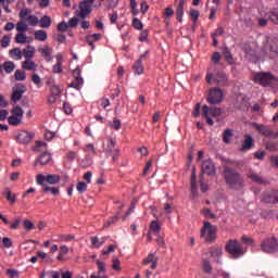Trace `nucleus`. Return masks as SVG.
<instances>
[{"instance_id":"51","label":"nucleus","mask_w":278,"mask_h":278,"mask_svg":"<svg viewBox=\"0 0 278 278\" xmlns=\"http://www.w3.org/2000/svg\"><path fill=\"white\" fill-rule=\"evenodd\" d=\"M4 198H7V200L11 203V204H13L14 202H15V195L12 193V191L11 190H9V189H7L5 191H4Z\"/></svg>"},{"instance_id":"1","label":"nucleus","mask_w":278,"mask_h":278,"mask_svg":"<svg viewBox=\"0 0 278 278\" xmlns=\"http://www.w3.org/2000/svg\"><path fill=\"white\" fill-rule=\"evenodd\" d=\"M224 181L232 190H242L244 188L243 176L230 166L224 167Z\"/></svg>"},{"instance_id":"21","label":"nucleus","mask_w":278,"mask_h":278,"mask_svg":"<svg viewBox=\"0 0 278 278\" xmlns=\"http://www.w3.org/2000/svg\"><path fill=\"white\" fill-rule=\"evenodd\" d=\"M245 176H247L248 179H250L254 184H257V185H264L265 184L264 178L254 170H248Z\"/></svg>"},{"instance_id":"47","label":"nucleus","mask_w":278,"mask_h":278,"mask_svg":"<svg viewBox=\"0 0 278 278\" xmlns=\"http://www.w3.org/2000/svg\"><path fill=\"white\" fill-rule=\"evenodd\" d=\"M87 188L88 186L85 181H79L76 186V189L80 194L85 193L87 191Z\"/></svg>"},{"instance_id":"23","label":"nucleus","mask_w":278,"mask_h":278,"mask_svg":"<svg viewBox=\"0 0 278 278\" xmlns=\"http://www.w3.org/2000/svg\"><path fill=\"white\" fill-rule=\"evenodd\" d=\"M35 153H45L48 151V143L43 141L36 140L35 146L31 148Z\"/></svg>"},{"instance_id":"25","label":"nucleus","mask_w":278,"mask_h":278,"mask_svg":"<svg viewBox=\"0 0 278 278\" xmlns=\"http://www.w3.org/2000/svg\"><path fill=\"white\" fill-rule=\"evenodd\" d=\"M34 38L39 42H46L48 40V33L43 29H38L34 33Z\"/></svg>"},{"instance_id":"60","label":"nucleus","mask_w":278,"mask_h":278,"mask_svg":"<svg viewBox=\"0 0 278 278\" xmlns=\"http://www.w3.org/2000/svg\"><path fill=\"white\" fill-rule=\"evenodd\" d=\"M99 103H100V105H101L104 110H105L108 106L111 105V102H110L109 98H101V99L99 100Z\"/></svg>"},{"instance_id":"40","label":"nucleus","mask_w":278,"mask_h":278,"mask_svg":"<svg viewBox=\"0 0 278 278\" xmlns=\"http://www.w3.org/2000/svg\"><path fill=\"white\" fill-rule=\"evenodd\" d=\"M23 118L21 117H17V116H14V115H11L9 118H8V123L9 125H12V126H17L22 123Z\"/></svg>"},{"instance_id":"49","label":"nucleus","mask_w":278,"mask_h":278,"mask_svg":"<svg viewBox=\"0 0 278 278\" xmlns=\"http://www.w3.org/2000/svg\"><path fill=\"white\" fill-rule=\"evenodd\" d=\"M104 242H105L104 240L100 241L98 237H91V243L93 248L99 249L104 244Z\"/></svg>"},{"instance_id":"5","label":"nucleus","mask_w":278,"mask_h":278,"mask_svg":"<svg viewBox=\"0 0 278 278\" xmlns=\"http://www.w3.org/2000/svg\"><path fill=\"white\" fill-rule=\"evenodd\" d=\"M225 99V93L219 87H213L208 91L207 102L212 105L220 104Z\"/></svg>"},{"instance_id":"53","label":"nucleus","mask_w":278,"mask_h":278,"mask_svg":"<svg viewBox=\"0 0 278 278\" xmlns=\"http://www.w3.org/2000/svg\"><path fill=\"white\" fill-rule=\"evenodd\" d=\"M11 37L9 35H5L2 37V40H0V45L2 46V49H5L10 46Z\"/></svg>"},{"instance_id":"58","label":"nucleus","mask_w":278,"mask_h":278,"mask_svg":"<svg viewBox=\"0 0 278 278\" xmlns=\"http://www.w3.org/2000/svg\"><path fill=\"white\" fill-rule=\"evenodd\" d=\"M241 241L243 243H245L247 245H251V247H253L254 243H255L254 239L253 238H249L248 236H242L241 237Z\"/></svg>"},{"instance_id":"35","label":"nucleus","mask_w":278,"mask_h":278,"mask_svg":"<svg viewBox=\"0 0 278 278\" xmlns=\"http://www.w3.org/2000/svg\"><path fill=\"white\" fill-rule=\"evenodd\" d=\"M232 136H233V131L231 129H226L224 130L222 140H224V143H230Z\"/></svg>"},{"instance_id":"61","label":"nucleus","mask_w":278,"mask_h":278,"mask_svg":"<svg viewBox=\"0 0 278 278\" xmlns=\"http://www.w3.org/2000/svg\"><path fill=\"white\" fill-rule=\"evenodd\" d=\"M78 18H79V17H77V16L72 17V18L68 21V23H67L68 27H72V28L76 27V26L78 25V22H79Z\"/></svg>"},{"instance_id":"9","label":"nucleus","mask_w":278,"mask_h":278,"mask_svg":"<svg viewBox=\"0 0 278 278\" xmlns=\"http://www.w3.org/2000/svg\"><path fill=\"white\" fill-rule=\"evenodd\" d=\"M252 127H254L258 131V134H261L262 136H265L266 138H269V139L278 138V132L274 131L268 126H264V125L257 124V123H252Z\"/></svg>"},{"instance_id":"15","label":"nucleus","mask_w":278,"mask_h":278,"mask_svg":"<svg viewBox=\"0 0 278 278\" xmlns=\"http://www.w3.org/2000/svg\"><path fill=\"white\" fill-rule=\"evenodd\" d=\"M91 4L81 1L79 3V10L76 11V16L80 20H85L91 13Z\"/></svg>"},{"instance_id":"30","label":"nucleus","mask_w":278,"mask_h":278,"mask_svg":"<svg viewBox=\"0 0 278 278\" xmlns=\"http://www.w3.org/2000/svg\"><path fill=\"white\" fill-rule=\"evenodd\" d=\"M2 70H4L5 74H12L15 71V63L13 61H5L2 64Z\"/></svg>"},{"instance_id":"10","label":"nucleus","mask_w":278,"mask_h":278,"mask_svg":"<svg viewBox=\"0 0 278 278\" xmlns=\"http://www.w3.org/2000/svg\"><path fill=\"white\" fill-rule=\"evenodd\" d=\"M29 13H30L29 9H24L20 11L18 16L21 20L25 21L27 25L37 26L39 24V17L36 15H31Z\"/></svg>"},{"instance_id":"45","label":"nucleus","mask_w":278,"mask_h":278,"mask_svg":"<svg viewBox=\"0 0 278 278\" xmlns=\"http://www.w3.org/2000/svg\"><path fill=\"white\" fill-rule=\"evenodd\" d=\"M269 20H270L274 24L278 25V9H275V10H273L271 12H269Z\"/></svg>"},{"instance_id":"44","label":"nucleus","mask_w":278,"mask_h":278,"mask_svg":"<svg viewBox=\"0 0 278 278\" xmlns=\"http://www.w3.org/2000/svg\"><path fill=\"white\" fill-rule=\"evenodd\" d=\"M51 94L54 97H60L62 94V89L58 85H52L50 88Z\"/></svg>"},{"instance_id":"55","label":"nucleus","mask_w":278,"mask_h":278,"mask_svg":"<svg viewBox=\"0 0 278 278\" xmlns=\"http://www.w3.org/2000/svg\"><path fill=\"white\" fill-rule=\"evenodd\" d=\"M203 270L205 274H211L212 273V265L208 260L203 261Z\"/></svg>"},{"instance_id":"7","label":"nucleus","mask_w":278,"mask_h":278,"mask_svg":"<svg viewBox=\"0 0 278 278\" xmlns=\"http://www.w3.org/2000/svg\"><path fill=\"white\" fill-rule=\"evenodd\" d=\"M202 115L206 118V123L210 126H213L214 121L210 116L219 117L222 115V109H219V108H211L210 109L207 105H204L202 108Z\"/></svg>"},{"instance_id":"6","label":"nucleus","mask_w":278,"mask_h":278,"mask_svg":"<svg viewBox=\"0 0 278 278\" xmlns=\"http://www.w3.org/2000/svg\"><path fill=\"white\" fill-rule=\"evenodd\" d=\"M261 250L264 253H276L278 252V239L275 237L265 238L261 242Z\"/></svg>"},{"instance_id":"19","label":"nucleus","mask_w":278,"mask_h":278,"mask_svg":"<svg viewBox=\"0 0 278 278\" xmlns=\"http://www.w3.org/2000/svg\"><path fill=\"white\" fill-rule=\"evenodd\" d=\"M38 52L41 53V56L47 63L53 62V48L45 46L43 48H39Z\"/></svg>"},{"instance_id":"52","label":"nucleus","mask_w":278,"mask_h":278,"mask_svg":"<svg viewBox=\"0 0 278 278\" xmlns=\"http://www.w3.org/2000/svg\"><path fill=\"white\" fill-rule=\"evenodd\" d=\"M115 146H116V141L112 138L109 139L108 140V149H106L108 153H113L114 149H116Z\"/></svg>"},{"instance_id":"3","label":"nucleus","mask_w":278,"mask_h":278,"mask_svg":"<svg viewBox=\"0 0 278 278\" xmlns=\"http://www.w3.org/2000/svg\"><path fill=\"white\" fill-rule=\"evenodd\" d=\"M226 252H228L232 258H239L245 254L242 244L237 240H229L226 242Z\"/></svg>"},{"instance_id":"42","label":"nucleus","mask_w":278,"mask_h":278,"mask_svg":"<svg viewBox=\"0 0 278 278\" xmlns=\"http://www.w3.org/2000/svg\"><path fill=\"white\" fill-rule=\"evenodd\" d=\"M182 16H184V5L178 4L177 10H176V18L178 22H182Z\"/></svg>"},{"instance_id":"50","label":"nucleus","mask_w":278,"mask_h":278,"mask_svg":"<svg viewBox=\"0 0 278 278\" xmlns=\"http://www.w3.org/2000/svg\"><path fill=\"white\" fill-rule=\"evenodd\" d=\"M5 274L9 276V278H18L20 277V271L17 269H7Z\"/></svg>"},{"instance_id":"31","label":"nucleus","mask_w":278,"mask_h":278,"mask_svg":"<svg viewBox=\"0 0 278 278\" xmlns=\"http://www.w3.org/2000/svg\"><path fill=\"white\" fill-rule=\"evenodd\" d=\"M83 85H84V78L80 76V77H75L74 80L70 84V87L76 90H80V87Z\"/></svg>"},{"instance_id":"48","label":"nucleus","mask_w":278,"mask_h":278,"mask_svg":"<svg viewBox=\"0 0 278 278\" xmlns=\"http://www.w3.org/2000/svg\"><path fill=\"white\" fill-rule=\"evenodd\" d=\"M211 256L212 257H219L223 254V249L222 248H212L210 250Z\"/></svg>"},{"instance_id":"27","label":"nucleus","mask_w":278,"mask_h":278,"mask_svg":"<svg viewBox=\"0 0 278 278\" xmlns=\"http://www.w3.org/2000/svg\"><path fill=\"white\" fill-rule=\"evenodd\" d=\"M190 184H191V194L193 197L197 195L198 193V187H197V174H195V167H193L192 169V175H191V180H190Z\"/></svg>"},{"instance_id":"41","label":"nucleus","mask_w":278,"mask_h":278,"mask_svg":"<svg viewBox=\"0 0 278 278\" xmlns=\"http://www.w3.org/2000/svg\"><path fill=\"white\" fill-rule=\"evenodd\" d=\"M14 78L17 81H24L26 79V73L21 70H16L14 73Z\"/></svg>"},{"instance_id":"32","label":"nucleus","mask_w":278,"mask_h":278,"mask_svg":"<svg viewBox=\"0 0 278 278\" xmlns=\"http://www.w3.org/2000/svg\"><path fill=\"white\" fill-rule=\"evenodd\" d=\"M42 191L45 193H49L50 192L52 195H59L60 194V188H58V187H50L48 185H43Z\"/></svg>"},{"instance_id":"46","label":"nucleus","mask_w":278,"mask_h":278,"mask_svg":"<svg viewBox=\"0 0 278 278\" xmlns=\"http://www.w3.org/2000/svg\"><path fill=\"white\" fill-rule=\"evenodd\" d=\"M202 214L207 219H215L216 218L215 213H212L211 208H203Z\"/></svg>"},{"instance_id":"22","label":"nucleus","mask_w":278,"mask_h":278,"mask_svg":"<svg viewBox=\"0 0 278 278\" xmlns=\"http://www.w3.org/2000/svg\"><path fill=\"white\" fill-rule=\"evenodd\" d=\"M22 54L25 60H33L36 55V48L28 45L25 49H23Z\"/></svg>"},{"instance_id":"63","label":"nucleus","mask_w":278,"mask_h":278,"mask_svg":"<svg viewBox=\"0 0 278 278\" xmlns=\"http://www.w3.org/2000/svg\"><path fill=\"white\" fill-rule=\"evenodd\" d=\"M269 163L273 167L278 168V155L269 156Z\"/></svg>"},{"instance_id":"62","label":"nucleus","mask_w":278,"mask_h":278,"mask_svg":"<svg viewBox=\"0 0 278 278\" xmlns=\"http://www.w3.org/2000/svg\"><path fill=\"white\" fill-rule=\"evenodd\" d=\"M220 59H222V54L219 52L213 53L212 61L215 65L219 64Z\"/></svg>"},{"instance_id":"17","label":"nucleus","mask_w":278,"mask_h":278,"mask_svg":"<svg viewBox=\"0 0 278 278\" xmlns=\"http://www.w3.org/2000/svg\"><path fill=\"white\" fill-rule=\"evenodd\" d=\"M36 137V134L34 131H21L18 132L16 139L20 143L28 144L30 143Z\"/></svg>"},{"instance_id":"12","label":"nucleus","mask_w":278,"mask_h":278,"mask_svg":"<svg viewBox=\"0 0 278 278\" xmlns=\"http://www.w3.org/2000/svg\"><path fill=\"white\" fill-rule=\"evenodd\" d=\"M149 56V51H146L143 54L139 56V59L135 62L132 65L134 74L136 75H142L144 72V67L142 65V62L147 60Z\"/></svg>"},{"instance_id":"14","label":"nucleus","mask_w":278,"mask_h":278,"mask_svg":"<svg viewBox=\"0 0 278 278\" xmlns=\"http://www.w3.org/2000/svg\"><path fill=\"white\" fill-rule=\"evenodd\" d=\"M52 161V156L51 153L48 152V150L46 152H42L34 162V166L38 167V165L40 166H47L50 164V162Z\"/></svg>"},{"instance_id":"33","label":"nucleus","mask_w":278,"mask_h":278,"mask_svg":"<svg viewBox=\"0 0 278 278\" xmlns=\"http://www.w3.org/2000/svg\"><path fill=\"white\" fill-rule=\"evenodd\" d=\"M60 181V175L49 174L47 175V184L49 185H58Z\"/></svg>"},{"instance_id":"13","label":"nucleus","mask_w":278,"mask_h":278,"mask_svg":"<svg viewBox=\"0 0 278 278\" xmlns=\"http://www.w3.org/2000/svg\"><path fill=\"white\" fill-rule=\"evenodd\" d=\"M262 201L268 204H278V190L265 191Z\"/></svg>"},{"instance_id":"8","label":"nucleus","mask_w":278,"mask_h":278,"mask_svg":"<svg viewBox=\"0 0 278 278\" xmlns=\"http://www.w3.org/2000/svg\"><path fill=\"white\" fill-rule=\"evenodd\" d=\"M212 80H214V83L217 86L224 87L228 80V77L224 72H217L215 76L213 75V73H207L206 74L207 84L211 85Z\"/></svg>"},{"instance_id":"2","label":"nucleus","mask_w":278,"mask_h":278,"mask_svg":"<svg viewBox=\"0 0 278 278\" xmlns=\"http://www.w3.org/2000/svg\"><path fill=\"white\" fill-rule=\"evenodd\" d=\"M253 81L263 87L278 88V77L269 72L255 73Z\"/></svg>"},{"instance_id":"24","label":"nucleus","mask_w":278,"mask_h":278,"mask_svg":"<svg viewBox=\"0 0 278 278\" xmlns=\"http://www.w3.org/2000/svg\"><path fill=\"white\" fill-rule=\"evenodd\" d=\"M22 68L27 72H36L38 68V64L34 60H25L22 63Z\"/></svg>"},{"instance_id":"57","label":"nucleus","mask_w":278,"mask_h":278,"mask_svg":"<svg viewBox=\"0 0 278 278\" xmlns=\"http://www.w3.org/2000/svg\"><path fill=\"white\" fill-rule=\"evenodd\" d=\"M52 73L62 74V62H56V64L52 66Z\"/></svg>"},{"instance_id":"16","label":"nucleus","mask_w":278,"mask_h":278,"mask_svg":"<svg viewBox=\"0 0 278 278\" xmlns=\"http://www.w3.org/2000/svg\"><path fill=\"white\" fill-rule=\"evenodd\" d=\"M160 258L156 256V253H149L148 256L142 261L143 266H149L151 270H155L159 266Z\"/></svg>"},{"instance_id":"34","label":"nucleus","mask_w":278,"mask_h":278,"mask_svg":"<svg viewBox=\"0 0 278 278\" xmlns=\"http://www.w3.org/2000/svg\"><path fill=\"white\" fill-rule=\"evenodd\" d=\"M224 60H226V63L229 65L235 63L233 56L228 48L224 49Z\"/></svg>"},{"instance_id":"43","label":"nucleus","mask_w":278,"mask_h":278,"mask_svg":"<svg viewBox=\"0 0 278 278\" xmlns=\"http://www.w3.org/2000/svg\"><path fill=\"white\" fill-rule=\"evenodd\" d=\"M161 229H162V227L157 222H155V220L151 222V224H150L151 231H153L154 233H160Z\"/></svg>"},{"instance_id":"29","label":"nucleus","mask_w":278,"mask_h":278,"mask_svg":"<svg viewBox=\"0 0 278 278\" xmlns=\"http://www.w3.org/2000/svg\"><path fill=\"white\" fill-rule=\"evenodd\" d=\"M51 23L52 21L49 15H43L40 20H38V24L41 28H50Z\"/></svg>"},{"instance_id":"56","label":"nucleus","mask_w":278,"mask_h":278,"mask_svg":"<svg viewBox=\"0 0 278 278\" xmlns=\"http://www.w3.org/2000/svg\"><path fill=\"white\" fill-rule=\"evenodd\" d=\"M132 27L138 30H141L143 28V24L139 18L135 17L132 18Z\"/></svg>"},{"instance_id":"39","label":"nucleus","mask_w":278,"mask_h":278,"mask_svg":"<svg viewBox=\"0 0 278 278\" xmlns=\"http://www.w3.org/2000/svg\"><path fill=\"white\" fill-rule=\"evenodd\" d=\"M36 182L37 185L41 186L42 189H45V186H47V176H45L43 174H38L36 176Z\"/></svg>"},{"instance_id":"59","label":"nucleus","mask_w":278,"mask_h":278,"mask_svg":"<svg viewBox=\"0 0 278 278\" xmlns=\"http://www.w3.org/2000/svg\"><path fill=\"white\" fill-rule=\"evenodd\" d=\"M97 266L99 268V274H105L106 273V267H105L104 262L97 261Z\"/></svg>"},{"instance_id":"26","label":"nucleus","mask_w":278,"mask_h":278,"mask_svg":"<svg viewBox=\"0 0 278 278\" xmlns=\"http://www.w3.org/2000/svg\"><path fill=\"white\" fill-rule=\"evenodd\" d=\"M9 55L14 61H21L23 59V51L20 48H13L9 51Z\"/></svg>"},{"instance_id":"64","label":"nucleus","mask_w":278,"mask_h":278,"mask_svg":"<svg viewBox=\"0 0 278 278\" xmlns=\"http://www.w3.org/2000/svg\"><path fill=\"white\" fill-rule=\"evenodd\" d=\"M60 241L61 242H68V241H72L74 239V236L72 235H61L59 237Z\"/></svg>"},{"instance_id":"28","label":"nucleus","mask_w":278,"mask_h":278,"mask_svg":"<svg viewBox=\"0 0 278 278\" xmlns=\"http://www.w3.org/2000/svg\"><path fill=\"white\" fill-rule=\"evenodd\" d=\"M273 59H278V39H273L269 45Z\"/></svg>"},{"instance_id":"36","label":"nucleus","mask_w":278,"mask_h":278,"mask_svg":"<svg viewBox=\"0 0 278 278\" xmlns=\"http://www.w3.org/2000/svg\"><path fill=\"white\" fill-rule=\"evenodd\" d=\"M16 30H17L20 34H24V31H27V30H28V25L26 24L25 20H22V21L17 22V24H16Z\"/></svg>"},{"instance_id":"54","label":"nucleus","mask_w":278,"mask_h":278,"mask_svg":"<svg viewBox=\"0 0 278 278\" xmlns=\"http://www.w3.org/2000/svg\"><path fill=\"white\" fill-rule=\"evenodd\" d=\"M265 147L267 151H277L278 144L274 141H266Z\"/></svg>"},{"instance_id":"18","label":"nucleus","mask_w":278,"mask_h":278,"mask_svg":"<svg viewBox=\"0 0 278 278\" xmlns=\"http://www.w3.org/2000/svg\"><path fill=\"white\" fill-rule=\"evenodd\" d=\"M254 147H255V140L253 139L252 135H244V139L241 143L239 151L241 152L251 151V149H254Z\"/></svg>"},{"instance_id":"38","label":"nucleus","mask_w":278,"mask_h":278,"mask_svg":"<svg viewBox=\"0 0 278 278\" xmlns=\"http://www.w3.org/2000/svg\"><path fill=\"white\" fill-rule=\"evenodd\" d=\"M11 115L15 116V117H20L21 119H23L24 111H23L22 108L15 106V108L12 109Z\"/></svg>"},{"instance_id":"20","label":"nucleus","mask_w":278,"mask_h":278,"mask_svg":"<svg viewBox=\"0 0 278 278\" xmlns=\"http://www.w3.org/2000/svg\"><path fill=\"white\" fill-rule=\"evenodd\" d=\"M215 172H216V168L211 160L203 161V164H202V173L203 174L212 176L215 174Z\"/></svg>"},{"instance_id":"4","label":"nucleus","mask_w":278,"mask_h":278,"mask_svg":"<svg viewBox=\"0 0 278 278\" xmlns=\"http://www.w3.org/2000/svg\"><path fill=\"white\" fill-rule=\"evenodd\" d=\"M216 232H217V227L213 226L208 222H204V227L201 230V237L205 239L206 242H214L216 240Z\"/></svg>"},{"instance_id":"11","label":"nucleus","mask_w":278,"mask_h":278,"mask_svg":"<svg viewBox=\"0 0 278 278\" xmlns=\"http://www.w3.org/2000/svg\"><path fill=\"white\" fill-rule=\"evenodd\" d=\"M27 91V87L22 84L18 83L16 84L13 88H12V93H11V100L13 102H18L21 101L23 94Z\"/></svg>"},{"instance_id":"37","label":"nucleus","mask_w":278,"mask_h":278,"mask_svg":"<svg viewBox=\"0 0 278 278\" xmlns=\"http://www.w3.org/2000/svg\"><path fill=\"white\" fill-rule=\"evenodd\" d=\"M14 42H16L17 45H26L27 36L23 33H20L15 35Z\"/></svg>"}]
</instances>
